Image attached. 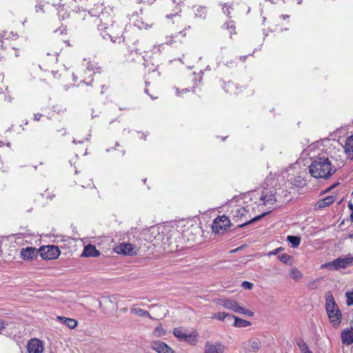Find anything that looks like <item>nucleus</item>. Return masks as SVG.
<instances>
[{
    "label": "nucleus",
    "mask_w": 353,
    "mask_h": 353,
    "mask_svg": "<svg viewBox=\"0 0 353 353\" xmlns=\"http://www.w3.org/2000/svg\"><path fill=\"white\" fill-rule=\"evenodd\" d=\"M99 17L100 23L98 24V29L103 39H106L108 37L113 43H120L123 32L122 27L114 24L110 15L102 14Z\"/></svg>",
    "instance_id": "f257e3e1"
},
{
    "label": "nucleus",
    "mask_w": 353,
    "mask_h": 353,
    "mask_svg": "<svg viewBox=\"0 0 353 353\" xmlns=\"http://www.w3.org/2000/svg\"><path fill=\"white\" fill-rule=\"evenodd\" d=\"M336 172L331 161L325 157H318L312 160L309 166V172L316 179H327Z\"/></svg>",
    "instance_id": "f03ea898"
},
{
    "label": "nucleus",
    "mask_w": 353,
    "mask_h": 353,
    "mask_svg": "<svg viewBox=\"0 0 353 353\" xmlns=\"http://www.w3.org/2000/svg\"><path fill=\"white\" fill-rule=\"evenodd\" d=\"M325 309L331 323L334 326H338L341 321L342 315L330 292L326 296Z\"/></svg>",
    "instance_id": "7ed1b4c3"
},
{
    "label": "nucleus",
    "mask_w": 353,
    "mask_h": 353,
    "mask_svg": "<svg viewBox=\"0 0 353 353\" xmlns=\"http://www.w3.org/2000/svg\"><path fill=\"white\" fill-rule=\"evenodd\" d=\"M174 335L181 341L195 345L197 341L198 333L196 331H188L182 327H176L173 330Z\"/></svg>",
    "instance_id": "20e7f679"
},
{
    "label": "nucleus",
    "mask_w": 353,
    "mask_h": 353,
    "mask_svg": "<svg viewBox=\"0 0 353 353\" xmlns=\"http://www.w3.org/2000/svg\"><path fill=\"white\" fill-rule=\"evenodd\" d=\"M230 225V221L225 215L219 216L216 218L212 223V230L217 234L223 233Z\"/></svg>",
    "instance_id": "39448f33"
},
{
    "label": "nucleus",
    "mask_w": 353,
    "mask_h": 353,
    "mask_svg": "<svg viewBox=\"0 0 353 353\" xmlns=\"http://www.w3.org/2000/svg\"><path fill=\"white\" fill-rule=\"evenodd\" d=\"M39 254L42 259L51 260L59 257L60 250L55 245L43 246L39 250Z\"/></svg>",
    "instance_id": "423d86ee"
},
{
    "label": "nucleus",
    "mask_w": 353,
    "mask_h": 353,
    "mask_svg": "<svg viewBox=\"0 0 353 353\" xmlns=\"http://www.w3.org/2000/svg\"><path fill=\"white\" fill-rule=\"evenodd\" d=\"M248 212V210H247L243 207L237 208L234 210V217L239 219L241 221H243L242 223L239 225V227L243 228L244 226L260 219L262 216H263L265 215V214H263L262 215H259V216H257L256 217H254L252 219L248 220V219L245 218V216H246V214Z\"/></svg>",
    "instance_id": "0eeeda50"
},
{
    "label": "nucleus",
    "mask_w": 353,
    "mask_h": 353,
    "mask_svg": "<svg viewBox=\"0 0 353 353\" xmlns=\"http://www.w3.org/2000/svg\"><path fill=\"white\" fill-rule=\"evenodd\" d=\"M61 51L60 46L57 43H52L44 49L46 53L45 60L46 62L55 63L58 61V55Z\"/></svg>",
    "instance_id": "6e6552de"
},
{
    "label": "nucleus",
    "mask_w": 353,
    "mask_h": 353,
    "mask_svg": "<svg viewBox=\"0 0 353 353\" xmlns=\"http://www.w3.org/2000/svg\"><path fill=\"white\" fill-rule=\"evenodd\" d=\"M347 267H349V265L346 256L344 258H337L332 261L324 263L321 265V268H326L332 270H338Z\"/></svg>",
    "instance_id": "1a4fd4ad"
},
{
    "label": "nucleus",
    "mask_w": 353,
    "mask_h": 353,
    "mask_svg": "<svg viewBox=\"0 0 353 353\" xmlns=\"http://www.w3.org/2000/svg\"><path fill=\"white\" fill-rule=\"evenodd\" d=\"M26 347L28 353H42L43 351V343L38 339H30Z\"/></svg>",
    "instance_id": "9d476101"
},
{
    "label": "nucleus",
    "mask_w": 353,
    "mask_h": 353,
    "mask_svg": "<svg viewBox=\"0 0 353 353\" xmlns=\"http://www.w3.org/2000/svg\"><path fill=\"white\" fill-rule=\"evenodd\" d=\"M115 252L118 254L133 256L137 254L135 246L132 243H121L115 248Z\"/></svg>",
    "instance_id": "9b49d317"
},
{
    "label": "nucleus",
    "mask_w": 353,
    "mask_h": 353,
    "mask_svg": "<svg viewBox=\"0 0 353 353\" xmlns=\"http://www.w3.org/2000/svg\"><path fill=\"white\" fill-rule=\"evenodd\" d=\"M341 338L344 345H350L353 343V321H351L350 327L343 330Z\"/></svg>",
    "instance_id": "f8f14e48"
},
{
    "label": "nucleus",
    "mask_w": 353,
    "mask_h": 353,
    "mask_svg": "<svg viewBox=\"0 0 353 353\" xmlns=\"http://www.w3.org/2000/svg\"><path fill=\"white\" fill-rule=\"evenodd\" d=\"M225 345L221 343H212L207 341L205 344L204 353H223Z\"/></svg>",
    "instance_id": "ddd939ff"
},
{
    "label": "nucleus",
    "mask_w": 353,
    "mask_h": 353,
    "mask_svg": "<svg viewBox=\"0 0 353 353\" xmlns=\"http://www.w3.org/2000/svg\"><path fill=\"white\" fill-rule=\"evenodd\" d=\"M261 200L263 201L265 205L272 204L277 201L274 190H265L261 195Z\"/></svg>",
    "instance_id": "4468645a"
},
{
    "label": "nucleus",
    "mask_w": 353,
    "mask_h": 353,
    "mask_svg": "<svg viewBox=\"0 0 353 353\" xmlns=\"http://www.w3.org/2000/svg\"><path fill=\"white\" fill-rule=\"evenodd\" d=\"M39 254V250L36 248L29 247L26 248H23L21 250V257L24 260H30L32 259L37 256Z\"/></svg>",
    "instance_id": "2eb2a0df"
},
{
    "label": "nucleus",
    "mask_w": 353,
    "mask_h": 353,
    "mask_svg": "<svg viewBox=\"0 0 353 353\" xmlns=\"http://www.w3.org/2000/svg\"><path fill=\"white\" fill-rule=\"evenodd\" d=\"M152 347L158 353H174L166 343L161 341L154 342L152 345Z\"/></svg>",
    "instance_id": "dca6fc26"
},
{
    "label": "nucleus",
    "mask_w": 353,
    "mask_h": 353,
    "mask_svg": "<svg viewBox=\"0 0 353 353\" xmlns=\"http://www.w3.org/2000/svg\"><path fill=\"white\" fill-rule=\"evenodd\" d=\"M163 49V44L154 45L151 49L148 50H144L145 54L143 58L148 57L149 59L153 57L154 55H159L161 54Z\"/></svg>",
    "instance_id": "f3484780"
},
{
    "label": "nucleus",
    "mask_w": 353,
    "mask_h": 353,
    "mask_svg": "<svg viewBox=\"0 0 353 353\" xmlns=\"http://www.w3.org/2000/svg\"><path fill=\"white\" fill-rule=\"evenodd\" d=\"M13 326L14 324L12 323L0 319V334L5 335L11 334Z\"/></svg>",
    "instance_id": "a211bd4d"
},
{
    "label": "nucleus",
    "mask_w": 353,
    "mask_h": 353,
    "mask_svg": "<svg viewBox=\"0 0 353 353\" xmlns=\"http://www.w3.org/2000/svg\"><path fill=\"white\" fill-rule=\"evenodd\" d=\"M57 320L65 324L68 328L74 329L77 325L78 322L74 319H70L65 316H57Z\"/></svg>",
    "instance_id": "6ab92c4d"
},
{
    "label": "nucleus",
    "mask_w": 353,
    "mask_h": 353,
    "mask_svg": "<svg viewBox=\"0 0 353 353\" xmlns=\"http://www.w3.org/2000/svg\"><path fill=\"white\" fill-rule=\"evenodd\" d=\"M344 150L347 157L353 159V134L346 139Z\"/></svg>",
    "instance_id": "aec40b11"
},
{
    "label": "nucleus",
    "mask_w": 353,
    "mask_h": 353,
    "mask_svg": "<svg viewBox=\"0 0 353 353\" xmlns=\"http://www.w3.org/2000/svg\"><path fill=\"white\" fill-rule=\"evenodd\" d=\"M100 254L99 252L96 249L95 246L92 245H88L85 247L83 254V256H97Z\"/></svg>",
    "instance_id": "412c9836"
},
{
    "label": "nucleus",
    "mask_w": 353,
    "mask_h": 353,
    "mask_svg": "<svg viewBox=\"0 0 353 353\" xmlns=\"http://www.w3.org/2000/svg\"><path fill=\"white\" fill-rule=\"evenodd\" d=\"M334 201V198L332 196H328L323 199L319 200L316 203V208H323L327 206H329Z\"/></svg>",
    "instance_id": "4be33fe9"
},
{
    "label": "nucleus",
    "mask_w": 353,
    "mask_h": 353,
    "mask_svg": "<svg viewBox=\"0 0 353 353\" xmlns=\"http://www.w3.org/2000/svg\"><path fill=\"white\" fill-rule=\"evenodd\" d=\"M83 65L86 66V73H88V76H91V72L93 74L95 73V70H98L99 68L97 67V63L94 61H87L85 59L83 60Z\"/></svg>",
    "instance_id": "5701e85b"
},
{
    "label": "nucleus",
    "mask_w": 353,
    "mask_h": 353,
    "mask_svg": "<svg viewBox=\"0 0 353 353\" xmlns=\"http://www.w3.org/2000/svg\"><path fill=\"white\" fill-rule=\"evenodd\" d=\"M207 8L203 6H195L194 7V12L195 17L204 19L207 15Z\"/></svg>",
    "instance_id": "b1692460"
},
{
    "label": "nucleus",
    "mask_w": 353,
    "mask_h": 353,
    "mask_svg": "<svg viewBox=\"0 0 353 353\" xmlns=\"http://www.w3.org/2000/svg\"><path fill=\"white\" fill-rule=\"evenodd\" d=\"M178 11L175 14H170L167 15V18H172L173 24L176 23L179 28H182L185 26L184 21L181 16L177 14Z\"/></svg>",
    "instance_id": "393cba45"
},
{
    "label": "nucleus",
    "mask_w": 353,
    "mask_h": 353,
    "mask_svg": "<svg viewBox=\"0 0 353 353\" xmlns=\"http://www.w3.org/2000/svg\"><path fill=\"white\" fill-rule=\"evenodd\" d=\"M17 37V34H14L13 32H8L6 30L3 31L0 34V41L1 42V46H3L4 40H8L10 39H16Z\"/></svg>",
    "instance_id": "a878e982"
},
{
    "label": "nucleus",
    "mask_w": 353,
    "mask_h": 353,
    "mask_svg": "<svg viewBox=\"0 0 353 353\" xmlns=\"http://www.w3.org/2000/svg\"><path fill=\"white\" fill-rule=\"evenodd\" d=\"M232 317L234 319V325L236 327H245L251 325V323L250 321L239 319L234 316H233Z\"/></svg>",
    "instance_id": "bb28decb"
},
{
    "label": "nucleus",
    "mask_w": 353,
    "mask_h": 353,
    "mask_svg": "<svg viewBox=\"0 0 353 353\" xmlns=\"http://www.w3.org/2000/svg\"><path fill=\"white\" fill-rule=\"evenodd\" d=\"M287 241L292 245V247L294 248H297L301 243L300 237L296 236H288Z\"/></svg>",
    "instance_id": "cd10ccee"
},
{
    "label": "nucleus",
    "mask_w": 353,
    "mask_h": 353,
    "mask_svg": "<svg viewBox=\"0 0 353 353\" xmlns=\"http://www.w3.org/2000/svg\"><path fill=\"white\" fill-rule=\"evenodd\" d=\"M239 306V304L234 300L232 299H228L225 308L231 310L236 312L237 308Z\"/></svg>",
    "instance_id": "c85d7f7f"
},
{
    "label": "nucleus",
    "mask_w": 353,
    "mask_h": 353,
    "mask_svg": "<svg viewBox=\"0 0 353 353\" xmlns=\"http://www.w3.org/2000/svg\"><path fill=\"white\" fill-rule=\"evenodd\" d=\"M131 312L132 313L139 316H150V314L148 311L142 310L141 308L133 307L131 309Z\"/></svg>",
    "instance_id": "c756f323"
},
{
    "label": "nucleus",
    "mask_w": 353,
    "mask_h": 353,
    "mask_svg": "<svg viewBox=\"0 0 353 353\" xmlns=\"http://www.w3.org/2000/svg\"><path fill=\"white\" fill-rule=\"evenodd\" d=\"M290 276L294 281H298L302 277V274L297 268H293L290 272Z\"/></svg>",
    "instance_id": "7c9ffc66"
},
{
    "label": "nucleus",
    "mask_w": 353,
    "mask_h": 353,
    "mask_svg": "<svg viewBox=\"0 0 353 353\" xmlns=\"http://www.w3.org/2000/svg\"><path fill=\"white\" fill-rule=\"evenodd\" d=\"M248 347L253 351L257 350L260 347V342L257 339L249 341L248 342Z\"/></svg>",
    "instance_id": "2f4dec72"
},
{
    "label": "nucleus",
    "mask_w": 353,
    "mask_h": 353,
    "mask_svg": "<svg viewBox=\"0 0 353 353\" xmlns=\"http://www.w3.org/2000/svg\"><path fill=\"white\" fill-rule=\"evenodd\" d=\"M152 23L149 25L148 23L143 22L142 20H137L134 23V26L141 30H148L149 28H152Z\"/></svg>",
    "instance_id": "473e14b6"
},
{
    "label": "nucleus",
    "mask_w": 353,
    "mask_h": 353,
    "mask_svg": "<svg viewBox=\"0 0 353 353\" xmlns=\"http://www.w3.org/2000/svg\"><path fill=\"white\" fill-rule=\"evenodd\" d=\"M224 88L227 92H229L230 94H232V93L236 94V88L234 83L232 81L228 82V83L225 84Z\"/></svg>",
    "instance_id": "72a5a7b5"
},
{
    "label": "nucleus",
    "mask_w": 353,
    "mask_h": 353,
    "mask_svg": "<svg viewBox=\"0 0 353 353\" xmlns=\"http://www.w3.org/2000/svg\"><path fill=\"white\" fill-rule=\"evenodd\" d=\"M237 310L236 311V313H239V314H244V315H246V316H253L254 313L240 305L238 306V307H236Z\"/></svg>",
    "instance_id": "f704fd0d"
},
{
    "label": "nucleus",
    "mask_w": 353,
    "mask_h": 353,
    "mask_svg": "<svg viewBox=\"0 0 353 353\" xmlns=\"http://www.w3.org/2000/svg\"><path fill=\"white\" fill-rule=\"evenodd\" d=\"M223 28L227 29L231 34L232 33L235 34V26L233 23V21L225 23L223 25Z\"/></svg>",
    "instance_id": "c9c22d12"
},
{
    "label": "nucleus",
    "mask_w": 353,
    "mask_h": 353,
    "mask_svg": "<svg viewBox=\"0 0 353 353\" xmlns=\"http://www.w3.org/2000/svg\"><path fill=\"white\" fill-rule=\"evenodd\" d=\"M278 258L280 261L285 264L290 263V261L292 259V256L290 255L285 253L279 254Z\"/></svg>",
    "instance_id": "e433bc0d"
},
{
    "label": "nucleus",
    "mask_w": 353,
    "mask_h": 353,
    "mask_svg": "<svg viewBox=\"0 0 353 353\" xmlns=\"http://www.w3.org/2000/svg\"><path fill=\"white\" fill-rule=\"evenodd\" d=\"M296 344H297L298 347H299V349H300V350L301 351L302 353H303L304 352H305L307 350L309 349V347L307 345L306 343L303 340H302V339L299 340L296 342Z\"/></svg>",
    "instance_id": "4c0bfd02"
},
{
    "label": "nucleus",
    "mask_w": 353,
    "mask_h": 353,
    "mask_svg": "<svg viewBox=\"0 0 353 353\" xmlns=\"http://www.w3.org/2000/svg\"><path fill=\"white\" fill-rule=\"evenodd\" d=\"M345 296L347 297V305L349 306L353 305V291L346 292Z\"/></svg>",
    "instance_id": "58836bf2"
},
{
    "label": "nucleus",
    "mask_w": 353,
    "mask_h": 353,
    "mask_svg": "<svg viewBox=\"0 0 353 353\" xmlns=\"http://www.w3.org/2000/svg\"><path fill=\"white\" fill-rule=\"evenodd\" d=\"M227 316H230L229 314L225 312H218L216 314H214L213 316V318L218 319V320H223Z\"/></svg>",
    "instance_id": "ea45409f"
},
{
    "label": "nucleus",
    "mask_w": 353,
    "mask_h": 353,
    "mask_svg": "<svg viewBox=\"0 0 353 353\" xmlns=\"http://www.w3.org/2000/svg\"><path fill=\"white\" fill-rule=\"evenodd\" d=\"M233 10V8H232V6H231V5H230V6L224 5V6H223V12H224L227 16H228V17H231L230 16V14L231 13V10Z\"/></svg>",
    "instance_id": "a19ab883"
},
{
    "label": "nucleus",
    "mask_w": 353,
    "mask_h": 353,
    "mask_svg": "<svg viewBox=\"0 0 353 353\" xmlns=\"http://www.w3.org/2000/svg\"><path fill=\"white\" fill-rule=\"evenodd\" d=\"M253 285H254L253 283H250L249 281H243L242 283H241L242 288H243L245 290H251V289H252Z\"/></svg>",
    "instance_id": "79ce46f5"
},
{
    "label": "nucleus",
    "mask_w": 353,
    "mask_h": 353,
    "mask_svg": "<svg viewBox=\"0 0 353 353\" xmlns=\"http://www.w3.org/2000/svg\"><path fill=\"white\" fill-rule=\"evenodd\" d=\"M58 14L59 17H61L63 19H65V18H68L69 17V14L65 13L64 12L63 8L59 10Z\"/></svg>",
    "instance_id": "37998d69"
},
{
    "label": "nucleus",
    "mask_w": 353,
    "mask_h": 353,
    "mask_svg": "<svg viewBox=\"0 0 353 353\" xmlns=\"http://www.w3.org/2000/svg\"><path fill=\"white\" fill-rule=\"evenodd\" d=\"M283 250V248L282 247H279L276 249L273 250L272 251L268 253V256H271L273 255L277 254L280 251Z\"/></svg>",
    "instance_id": "c03bdc74"
},
{
    "label": "nucleus",
    "mask_w": 353,
    "mask_h": 353,
    "mask_svg": "<svg viewBox=\"0 0 353 353\" xmlns=\"http://www.w3.org/2000/svg\"><path fill=\"white\" fill-rule=\"evenodd\" d=\"M346 258L347 260L348 265L349 266L353 265V256H352L351 254H347L346 256Z\"/></svg>",
    "instance_id": "a18cd8bd"
},
{
    "label": "nucleus",
    "mask_w": 353,
    "mask_h": 353,
    "mask_svg": "<svg viewBox=\"0 0 353 353\" xmlns=\"http://www.w3.org/2000/svg\"><path fill=\"white\" fill-rule=\"evenodd\" d=\"M228 299H219L217 303L225 307Z\"/></svg>",
    "instance_id": "49530a36"
},
{
    "label": "nucleus",
    "mask_w": 353,
    "mask_h": 353,
    "mask_svg": "<svg viewBox=\"0 0 353 353\" xmlns=\"http://www.w3.org/2000/svg\"><path fill=\"white\" fill-rule=\"evenodd\" d=\"M41 117H42V114H40V113L34 114V119L35 121H39V120H40V119L41 118Z\"/></svg>",
    "instance_id": "de8ad7c7"
},
{
    "label": "nucleus",
    "mask_w": 353,
    "mask_h": 353,
    "mask_svg": "<svg viewBox=\"0 0 353 353\" xmlns=\"http://www.w3.org/2000/svg\"><path fill=\"white\" fill-rule=\"evenodd\" d=\"M52 75H53L54 79H57L59 77H61V74H59L58 71L55 72L54 70L52 71Z\"/></svg>",
    "instance_id": "09e8293b"
},
{
    "label": "nucleus",
    "mask_w": 353,
    "mask_h": 353,
    "mask_svg": "<svg viewBox=\"0 0 353 353\" xmlns=\"http://www.w3.org/2000/svg\"><path fill=\"white\" fill-rule=\"evenodd\" d=\"M169 38H170V37H167V40H166L165 43H168V44H172V40L169 39Z\"/></svg>",
    "instance_id": "8fccbe9b"
},
{
    "label": "nucleus",
    "mask_w": 353,
    "mask_h": 353,
    "mask_svg": "<svg viewBox=\"0 0 353 353\" xmlns=\"http://www.w3.org/2000/svg\"><path fill=\"white\" fill-rule=\"evenodd\" d=\"M39 10H41V11H43V8H42L41 6H36V11L39 12Z\"/></svg>",
    "instance_id": "3c124183"
},
{
    "label": "nucleus",
    "mask_w": 353,
    "mask_h": 353,
    "mask_svg": "<svg viewBox=\"0 0 353 353\" xmlns=\"http://www.w3.org/2000/svg\"><path fill=\"white\" fill-rule=\"evenodd\" d=\"M297 4L300 5L302 3L303 0H294Z\"/></svg>",
    "instance_id": "603ef678"
},
{
    "label": "nucleus",
    "mask_w": 353,
    "mask_h": 353,
    "mask_svg": "<svg viewBox=\"0 0 353 353\" xmlns=\"http://www.w3.org/2000/svg\"><path fill=\"white\" fill-rule=\"evenodd\" d=\"M283 19H286L288 18H289V15H285V14H283L281 16Z\"/></svg>",
    "instance_id": "864d4df0"
},
{
    "label": "nucleus",
    "mask_w": 353,
    "mask_h": 353,
    "mask_svg": "<svg viewBox=\"0 0 353 353\" xmlns=\"http://www.w3.org/2000/svg\"><path fill=\"white\" fill-rule=\"evenodd\" d=\"M348 207L350 208V209L352 211H353V204H352V203H349Z\"/></svg>",
    "instance_id": "5fc2aeb1"
},
{
    "label": "nucleus",
    "mask_w": 353,
    "mask_h": 353,
    "mask_svg": "<svg viewBox=\"0 0 353 353\" xmlns=\"http://www.w3.org/2000/svg\"><path fill=\"white\" fill-rule=\"evenodd\" d=\"M303 353H312V352L310 349H308L305 352H304Z\"/></svg>",
    "instance_id": "6e6d98bb"
},
{
    "label": "nucleus",
    "mask_w": 353,
    "mask_h": 353,
    "mask_svg": "<svg viewBox=\"0 0 353 353\" xmlns=\"http://www.w3.org/2000/svg\"><path fill=\"white\" fill-rule=\"evenodd\" d=\"M188 91H189L188 89H183V90H182L181 92H182V93H183V92H186Z\"/></svg>",
    "instance_id": "4d7b16f0"
},
{
    "label": "nucleus",
    "mask_w": 353,
    "mask_h": 353,
    "mask_svg": "<svg viewBox=\"0 0 353 353\" xmlns=\"http://www.w3.org/2000/svg\"><path fill=\"white\" fill-rule=\"evenodd\" d=\"M176 94L179 96L181 95L178 88L176 89Z\"/></svg>",
    "instance_id": "13d9d810"
},
{
    "label": "nucleus",
    "mask_w": 353,
    "mask_h": 353,
    "mask_svg": "<svg viewBox=\"0 0 353 353\" xmlns=\"http://www.w3.org/2000/svg\"><path fill=\"white\" fill-rule=\"evenodd\" d=\"M245 58H246V56L241 57V59H243L244 61L245 59Z\"/></svg>",
    "instance_id": "bf43d9fd"
},
{
    "label": "nucleus",
    "mask_w": 353,
    "mask_h": 353,
    "mask_svg": "<svg viewBox=\"0 0 353 353\" xmlns=\"http://www.w3.org/2000/svg\"><path fill=\"white\" fill-rule=\"evenodd\" d=\"M145 92L146 94H148V90L147 88H146V89H145Z\"/></svg>",
    "instance_id": "052dcab7"
},
{
    "label": "nucleus",
    "mask_w": 353,
    "mask_h": 353,
    "mask_svg": "<svg viewBox=\"0 0 353 353\" xmlns=\"http://www.w3.org/2000/svg\"><path fill=\"white\" fill-rule=\"evenodd\" d=\"M15 56L17 57H19V54L17 52L15 53Z\"/></svg>",
    "instance_id": "680f3d73"
},
{
    "label": "nucleus",
    "mask_w": 353,
    "mask_h": 353,
    "mask_svg": "<svg viewBox=\"0 0 353 353\" xmlns=\"http://www.w3.org/2000/svg\"><path fill=\"white\" fill-rule=\"evenodd\" d=\"M73 143H77V142L76 141V140H73Z\"/></svg>",
    "instance_id": "e2e57ef3"
},
{
    "label": "nucleus",
    "mask_w": 353,
    "mask_h": 353,
    "mask_svg": "<svg viewBox=\"0 0 353 353\" xmlns=\"http://www.w3.org/2000/svg\"><path fill=\"white\" fill-rule=\"evenodd\" d=\"M83 141H79V143H83Z\"/></svg>",
    "instance_id": "0e129e2a"
}]
</instances>
